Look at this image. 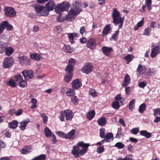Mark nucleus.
Returning <instances> with one entry per match:
<instances>
[{"instance_id":"20e7f679","label":"nucleus","mask_w":160,"mask_h":160,"mask_svg":"<svg viewBox=\"0 0 160 160\" xmlns=\"http://www.w3.org/2000/svg\"><path fill=\"white\" fill-rule=\"evenodd\" d=\"M69 7V6L68 2H63L57 5L55 8V11L57 13L60 14L63 11H68Z\"/></svg>"},{"instance_id":"a18cd8bd","label":"nucleus","mask_w":160,"mask_h":160,"mask_svg":"<svg viewBox=\"0 0 160 160\" xmlns=\"http://www.w3.org/2000/svg\"><path fill=\"white\" fill-rule=\"evenodd\" d=\"M115 147L118 148V149H120L123 148L125 145L122 143L119 142H117L115 145Z\"/></svg>"},{"instance_id":"7c9ffc66","label":"nucleus","mask_w":160,"mask_h":160,"mask_svg":"<svg viewBox=\"0 0 160 160\" xmlns=\"http://www.w3.org/2000/svg\"><path fill=\"white\" fill-rule=\"evenodd\" d=\"M5 49L6 54L7 56H10L13 52V49L12 48L8 47L7 48H5Z\"/></svg>"},{"instance_id":"603ef678","label":"nucleus","mask_w":160,"mask_h":160,"mask_svg":"<svg viewBox=\"0 0 160 160\" xmlns=\"http://www.w3.org/2000/svg\"><path fill=\"white\" fill-rule=\"evenodd\" d=\"M131 132L133 134H137L139 132V129L138 128H134L132 129Z\"/></svg>"},{"instance_id":"2f4dec72","label":"nucleus","mask_w":160,"mask_h":160,"mask_svg":"<svg viewBox=\"0 0 160 160\" xmlns=\"http://www.w3.org/2000/svg\"><path fill=\"white\" fill-rule=\"evenodd\" d=\"M27 58V56H22L19 57V62L22 66H23L25 65Z\"/></svg>"},{"instance_id":"c756f323","label":"nucleus","mask_w":160,"mask_h":160,"mask_svg":"<svg viewBox=\"0 0 160 160\" xmlns=\"http://www.w3.org/2000/svg\"><path fill=\"white\" fill-rule=\"evenodd\" d=\"M44 132L45 136L47 138L50 137L53 134L48 128H45Z\"/></svg>"},{"instance_id":"a19ab883","label":"nucleus","mask_w":160,"mask_h":160,"mask_svg":"<svg viewBox=\"0 0 160 160\" xmlns=\"http://www.w3.org/2000/svg\"><path fill=\"white\" fill-rule=\"evenodd\" d=\"M135 100L134 99H132L130 102L129 107L130 110L131 111L132 110V109L135 106Z\"/></svg>"},{"instance_id":"6e6d98bb","label":"nucleus","mask_w":160,"mask_h":160,"mask_svg":"<svg viewBox=\"0 0 160 160\" xmlns=\"http://www.w3.org/2000/svg\"><path fill=\"white\" fill-rule=\"evenodd\" d=\"M8 46V44L7 43L4 42H2L0 41V48H5L6 47Z\"/></svg>"},{"instance_id":"c9c22d12","label":"nucleus","mask_w":160,"mask_h":160,"mask_svg":"<svg viewBox=\"0 0 160 160\" xmlns=\"http://www.w3.org/2000/svg\"><path fill=\"white\" fill-rule=\"evenodd\" d=\"M31 103L32 105L31 106V108L32 109L35 108L37 107V100L35 98H32L31 99Z\"/></svg>"},{"instance_id":"79ce46f5","label":"nucleus","mask_w":160,"mask_h":160,"mask_svg":"<svg viewBox=\"0 0 160 160\" xmlns=\"http://www.w3.org/2000/svg\"><path fill=\"white\" fill-rule=\"evenodd\" d=\"M112 105V107L115 109H118L120 107L119 102L117 101L113 102Z\"/></svg>"},{"instance_id":"39448f33","label":"nucleus","mask_w":160,"mask_h":160,"mask_svg":"<svg viewBox=\"0 0 160 160\" xmlns=\"http://www.w3.org/2000/svg\"><path fill=\"white\" fill-rule=\"evenodd\" d=\"M35 10L37 15L38 16H44L47 15L48 11H46V9L45 7L37 5L35 7Z\"/></svg>"},{"instance_id":"ea45409f","label":"nucleus","mask_w":160,"mask_h":160,"mask_svg":"<svg viewBox=\"0 0 160 160\" xmlns=\"http://www.w3.org/2000/svg\"><path fill=\"white\" fill-rule=\"evenodd\" d=\"M71 101L72 103L74 104H77L79 100L77 97L75 96H72L71 98Z\"/></svg>"},{"instance_id":"1a4fd4ad","label":"nucleus","mask_w":160,"mask_h":160,"mask_svg":"<svg viewBox=\"0 0 160 160\" xmlns=\"http://www.w3.org/2000/svg\"><path fill=\"white\" fill-rule=\"evenodd\" d=\"M93 66L89 63H86L82 68V71L83 72L86 74L90 73L93 69Z\"/></svg>"},{"instance_id":"4d7b16f0","label":"nucleus","mask_w":160,"mask_h":160,"mask_svg":"<svg viewBox=\"0 0 160 160\" xmlns=\"http://www.w3.org/2000/svg\"><path fill=\"white\" fill-rule=\"evenodd\" d=\"M154 114L153 115L155 116H157L158 113H159V115H160V108H158L157 109H155L154 110Z\"/></svg>"},{"instance_id":"4c0bfd02","label":"nucleus","mask_w":160,"mask_h":160,"mask_svg":"<svg viewBox=\"0 0 160 160\" xmlns=\"http://www.w3.org/2000/svg\"><path fill=\"white\" fill-rule=\"evenodd\" d=\"M75 93V91L74 89H69L66 92L67 95L69 96H73Z\"/></svg>"},{"instance_id":"b1692460","label":"nucleus","mask_w":160,"mask_h":160,"mask_svg":"<svg viewBox=\"0 0 160 160\" xmlns=\"http://www.w3.org/2000/svg\"><path fill=\"white\" fill-rule=\"evenodd\" d=\"M113 135L112 133H108L106 135L105 137L104 138L106 142H110V140L112 139H113Z\"/></svg>"},{"instance_id":"09e8293b","label":"nucleus","mask_w":160,"mask_h":160,"mask_svg":"<svg viewBox=\"0 0 160 160\" xmlns=\"http://www.w3.org/2000/svg\"><path fill=\"white\" fill-rule=\"evenodd\" d=\"M56 133L60 137L65 138L66 134L62 131H56Z\"/></svg>"},{"instance_id":"49530a36","label":"nucleus","mask_w":160,"mask_h":160,"mask_svg":"<svg viewBox=\"0 0 160 160\" xmlns=\"http://www.w3.org/2000/svg\"><path fill=\"white\" fill-rule=\"evenodd\" d=\"M15 78L16 79V81L17 82H18L19 83L23 80L22 76L19 74H18L16 76Z\"/></svg>"},{"instance_id":"c85d7f7f","label":"nucleus","mask_w":160,"mask_h":160,"mask_svg":"<svg viewBox=\"0 0 160 160\" xmlns=\"http://www.w3.org/2000/svg\"><path fill=\"white\" fill-rule=\"evenodd\" d=\"M95 114L94 111L92 110L89 112L87 114V118L89 120L92 119L94 117Z\"/></svg>"},{"instance_id":"72a5a7b5","label":"nucleus","mask_w":160,"mask_h":160,"mask_svg":"<svg viewBox=\"0 0 160 160\" xmlns=\"http://www.w3.org/2000/svg\"><path fill=\"white\" fill-rule=\"evenodd\" d=\"M3 24H4V28L7 27V29L8 30H11L13 28L12 26L7 21L3 22Z\"/></svg>"},{"instance_id":"37998d69","label":"nucleus","mask_w":160,"mask_h":160,"mask_svg":"<svg viewBox=\"0 0 160 160\" xmlns=\"http://www.w3.org/2000/svg\"><path fill=\"white\" fill-rule=\"evenodd\" d=\"M146 108V105L145 104H142L139 107V111L140 113H142L145 109Z\"/></svg>"},{"instance_id":"bf43d9fd","label":"nucleus","mask_w":160,"mask_h":160,"mask_svg":"<svg viewBox=\"0 0 160 160\" xmlns=\"http://www.w3.org/2000/svg\"><path fill=\"white\" fill-rule=\"evenodd\" d=\"M90 93L93 97H95L97 96L96 92L94 89H91L90 91Z\"/></svg>"},{"instance_id":"ddd939ff","label":"nucleus","mask_w":160,"mask_h":160,"mask_svg":"<svg viewBox=\"0 0 160 160\" xmlns=\"http://www.w3.org/2000/svg\"><path fill=\"white\" fill-rule=\"evenodd\" d=\"M79 37V34L76 33H71L68 34V37L69 40L71 44L74 42L73 41V39L76 38H78Z\"/></svg>"},{"instance_id":"bb28decb","label":"nucleus","mask_w":160,"mask_h":160,"mask_svg":"<svg viewBox=\"0 0 160 160\" xmlns=\"http://www.w3.org/2000/svg\"><path fill=\"white\" fill-rule=\"evenodd\" d=\"M18 123V122L17 121L14 120L12 122L9 123L8 127L10 128L15 129L17 128Z\"/></svg>"},{"instance_id":"6ab92c4d","label":"nucleus","mask_w":160,"mask_h":160,"mask_svg":"<svg viewBox=\"0 0 160 160\" xmlns=\"http://www.w3.org/2000/svg\"><path fill=\"white\" fill-rule=\"evenodd\" d=\"M102 51L105 55L107 56L109 55L111 51L112 50L111 48L104 47L102 48Z\"/></svg>"},{"instance_id":"9b49d317","label":"nucleus","mask_w":160,"mask_h":160,"mask_svg":"<svg viewBox=\"0 0 160 160\" xmlns=\"http://www.w3.org/2000/svg\"><path fill=\"white\" fill-rule=\"evenodd\" d=\"M64 113L67 120H71L73 116V114L72 111L66 110L64 111Z\"/></svg>"},{"instance_id":"6e6552de","label":"nucleus","mask_w":160,"mask_h":160,"mask_svg":"<svg viewBox=\"0 0 160 160\" xmlns=\"http://www.w3.org/2000/svg\"><path fill=\"white\" fill-rule=\"evenodd\" d=\"M5 14L8 16L13 17L16 14L15 11L14 9L11 7H6L5 9Z\"/></svg>"},{"instance_id":"4468645a","label":"nucleus","mask_w":160,"mask_h":160,"mask_svg":"<svg viewBox=\"0 0 160 160\" xmlns=\"http://www.w3.org/2000/svg\"><path fill=\"white\" fill-rule=\"evenodd\" d=\"M96 45V43L95 39L94 38H91L88 41L87 46L88 48L91 49H93Z\"/></svg>"},{"instance_id":"2eb2a0df","label":"nucleus","mask_w":160,"mask_h":160,"mask_svg":"<svg viewBox=\"0 0 160 160\" xmlns=\"http://www.w3.org/2000/svg\"><path fill=\"white\" fill-rule=\"evenodd\" d=\"M76 131L75 130L72 129L68 133L66 134L65 138L69 139H73L75 138Z\"/></svg>"},{"instance_id":"aec40b11","label":"nucleus","mask_w":160,"mask_h":160,"mask_svg":"<svg viewBox=\"0 0 160 160\" xmlns=\"http://www.w3.org/2000/svg\"><path fill=\"white\" fill-rule=\"evenodd\" d=\"M30 122V120L29 119L25 120L20 122L21 126H20V128L22 130H24L26 128L27 124Z\"/></svg>"},{"instance_id":"5fc2aeb1","label":"nucleus","mask_w":160,"mask_h":160,"mask_svg":"<svg viewBox=\"0 0 160 160\" xmlns=\"http://www.w3.org/2000/svg\"><path fill=\"white\" fill-rule=\"evenodd\" d=\"M19 84L20 87L24 88L27 86V83L25 80H23L19 83Z\"/></svg>"},{"instance_id":"f704fd0d","label":"nucleus","mask_w":160,"mask_h":160,"mask_svg":"<svg viewBox=\"0 0 160 160\" xmlns=\"http://www.w3.org/2000/svg\"><path fill=\"white\" fill-rule=\"evenodd\" d=\"M46 155L42 154L39 155L38 157H35L32 160H45L46 158Z\"/></svg>"},{"instance_id":"473e14b6","label":"nucleus","mask_w":160,"mask_h":160,"mask_svg":"<svg viewBox=\"0 0 160 160\" xmlns=\"http://www.w3.org/2000/svg\"><path fill=\"white\" fill-rule=\"evenodd\" d=\"M72 77V74L66 73V75L64 77V80L65 82H68L71 81Z\"/></svg>"},{"instance_id":"8fccbe9b","label":"nucleus","mask_w":160,"mask_h":160,"mask_svg":"<svg viewBox=\"0 0 160 160\" xmlns=\"http://www.w3.org/2000/svg\"><path fill=\"white\" fill-rule=\"evenodd\" d=\"M100 135L101 138H104L105 135V129L103 128H101L100 130Z\"/></svg>"},{"instance_id":"f03ea898","label":"nucleus","mask_w":160,"mask_h":160,"mask_svg":"<svg viewBox=\"0 0 160 160\" xmlns=\"http://www.w3.org/2000/svg\"><path fill=\"white\" fill-rule=\"evenodd\" d=\"M82 4L78 2H75V8L71 9L67 16L66 19L67 21H71L72 19L75 18L82 10L81 8Z\"/></svg>"},{"instance_id":"774afa93","label":"nucleus","mask_w":160,"mask_h":160,"mask_svg":"<svg viewBox=\"0 0 160 160\" xmlns=\"http://www.w3.org/2000/svg\"><path fill=\"white\" fill-rule=\"evenodd\" d=\"M22 112V111L21 109H19L18 110L15 112V114L16 116H18L21 115Z\"/></svg>"},{"instance_id":"a211bd4d","label":"nucleus","mask_w":160,"mask_h":160,"mask_svg":"<svg viewBox=\"0 0 160 160\" xmlns=\"http://www.w3.org/2000/svg\"><path fill=\"white\" fill-rule=\"evenodd\" d=\"M110 27L109 25H106L103 29L102 32V36H105L107 35L109 32L110 30Z\"/></svg>"},{"instance_id":"338daca9","label":"nucleus","mask_w":160,"mask_h":160,"mask_svg":"<svg viewBox=\"0 0 160 160\" xmlns=\"http://www.w3.org/2000/svg\"><path fill=\"white\" fill-rule=\"evenodd\" d=\"M131 156H132V155H127L125 158H122V160H132V158L130 157Z\"/></svg>"},{"instance_id":"393cba45","label":"nucleus","mask_w":160,"mask_h":160,"mask_svg":"<svg viewBox=\"0 0 160 160\" xmlns=\"http://www.w3.org/2000/svg\"><path fill=\"white\" fill-rule=\"evenodd\" d=\"M73 70L72 65H70V64L68 65L65 68V71L66 72V73L69 74H72V72Z\"/></svg>"},{"instance_id":"864d4df0","label":"nucleus","mask_w":160,"mask_h":160,"mask_svg":"<svg viewBox=\"0 0 160 160\" xmlns=\"http://www.w3.org/2000/svg\"><path fill=\"white\" fill-rule=\"evenodd\" d=\"M64 115V112H60V115L59 118L61 121L63 122L65 120Z\"/></svg>"},{"instance_id":"9d476101","label":"nucleus","mask_w":160,"mask_h":160,"mask_svg":"<svg viewBox=\"0 0 160 160\" xmlns=\"http://www.w3.org/2000/svg\"><path fill=\"white\" fill-rule=\"evenodd\" d=\"M55 3L53 1H50L45 4V8L46 9V11H48V14L49 11H52L55 7L56 8Z\"/></svg>"},{"instance_id":"69168bd1","label":"nucleus","mask_w":160,"mask_h":160,"mask_svg":"<svg viewBox=\"0 0 160 160\" xmlns=\"http://www.w3.org/2000/svg\"><path fill=\"white\" fill-rule=\"evenodd\" d=\"M119 32V30H118L115 32V33H114L112 36V39H114L118 35Z\"/></svg>"},{"instance_id":"a878e982","label":"nucleus","mask_w":160,"mask_h":160,"mask_svg":"<svg viewBox=\"0 0 160 160\" xmlns=\"http://www.w3.org/2000/svg\"><path fill=\"white\" fill-rule=\"evenodd\" d=\"M140 133L141 135L147 138H150L151 136V133L148 132L146 130L141 131L140 132Z\"/></svg>"},{"instance_id":"dca6fc26","label":"nucleus","mask_w":160,"mask_h":160,"mask_svg":"<svg viewBox=\"0 0 160 160\" xmlns=\"http://www.w3.org/2000/svg\"><path fill=\"white\" fill-rule=\"evenodd\" d=\"M159 52H160L158 47H155V48L152 49L151 56L152 58H153L159 53Z\"/></svg>"},{"instance_id":"423d86ee","label":"nucleus","mask_w":160,"mask_h":160,"mask_svg":"<svg viewBox=\"0 0 160 160\" xmlns=\"http://www.w3.org/2000/svg\"><path fill=\"white\" fill-rule=\"evenodd\" d=\"M13 62V59L11 57L5 58L2 62L3 67L5 68H9L12 65Z\"/></svg>"},{"instance_id":"7ed1b4c3","label":"nucleus","mask_w":160,"mask_h":160,"mask_svg":"<svg viewBox=\"0 0 160 160\" xmlns=\"http://www.w3.org/2000/svg\"><path fill=\"white\" fill-rule=\"evenodd\" d=\"M112 17L113 22L116 24H120L118 29L121 28L123 23L124 18H122L121 17L120 13L116 9H113Z\"/></svg>"},{"instance_id":"58836bf2","label":"nucleus","mask_w":160,"mask_h":160,"mask_svg":"<svg viewBox=\"0 0 160 160\" xmlns=\"http://www.w3.org/2000/svg\"><path fill=\"white\" fill-rule=\"evenodd\" d=\"M40 116L42 118L43 121L44 123H47L48 119V116H47L46 114L44 113L40 114Z\"/></svg>"},{"instance_id":"0eeeda50","label":"nucleus","mask_w":160,"mask_h":160,"mask_svg":"<svg viewBox=\"0 0 160 160\" xmlns=\"http://www.w3.org/2000/svg\"><path fill=\"white\" fill-rule=\"evenodd\" d=\"M22 74L26 80H28L34 77V72L31 70H24L22 72Z\"/></svg>"},{"instance_id":"f3484780","label":"nucleus","mask_w":160,"mask_h":160,"mask_svg":"<svg viewBox=\"0 0 160 160\" xmlns=\"http://www.w3.org/2000/svg\"><path fill=\"white\" fill-rule=\"evenodd\" d=\"M130 78L128 74H126L124 78V82L122 83V86L126 87L130 82Z\"/></svg>"},{"instance_id":"c03bdc74","label":"nucleus","mask_w":160,"mask_h":160,"mask_svg":"<svg viewBox=\"0 0 160 160\" xmlns=\"http://www.w3.org/2000/svg\"><path fill=\"white\" fill-rule=\"evenodd\" d=\"M133 57V56L131 54H129L125 58V59L128 61V64L129 62H131L132 60Z\"/></svg>"},{"instance_id":"de8ad7c7","label":"nucleus","mask_w":160,"mask_h":160,"mask_svg":"<svg viewBox=\"0 0 160 160\" xmlns=\"http://www.w3.org/2000/svg\"><path fill=\"white\" fill-rule=\"evenodd\" d=\"M8 85L13 87H15L17 86L16 82L13 80H10L8 83Z\"/></svg>"},{"instance_id":"4be33fe9","label":"nucleus","mask_w":160,"mask_h":160,"mask_svg":"<svg viewBox=\"0 0 160 160\" xmlns=\"http://www.w3.org/2000/svg\"><path fill=\"white\" fill-rule=\"evenodd\" d=\"M98 124L101 126H105L106 123V118L102 117L98 119L97 121Z\"/></svg>"},{"instance_id":"052dcab7","label":"nucleus","mask_w":160,"mask_h":160,"mask_svg":"<svg viewBox=\"0 0 160 160\" xmlns=\"http://www.w3.org/2000/svg\"><path fill=\"white\" fill-rule=\"evenodd\" d=\"M4 27L3 24V22L0 23V34L2 33L4 29Z\"/></svg>"},{"instance_id":"5701e85b","label":"nucleus","mask_w":160,"mask_h":160,"mask_svg":"<svg viewBox=\"0 0 160 160\" xmlns=\"http://www.w3.org/2000/svg\"><path fill=\"white\" fill-rule=\"evenodd\" d=\"M30 57L31 59L36 61H40L41 58L40 55L36 53L31 54L30 55Z\"/></svg>"},{"instance_id":"e2e57ef3","label":"nucleus","mask_w":160,"mask_h":160,"mask_svg":"<svg viewBox=\"0 0 160 160\" xmlns=\"http://www.w3.org/2000/svg\"><path fill=\"white\" fill-rule=\"evenodd\" d=\"M146 85V83L145 82H140L138 84V86L141 88H143Z\"/></svg>"},{"instance_id":"e433bc0d","label":"nucleus","mask_w":160,"mask_h":160,"mask_svg":"<svg viewBox=\"0 0 160 160\" xmlns=\"http://www.w3.org/2000/svg\"><path fill=\"white\" fill-rule=\"evenodd\" d=\"M145 4L148 10H151L152 9V0H146Z\"/></svg>"},{"instance_id":"680f3d73","label":"nucleus","mask_w":160,"mask_h":160,"mask_svg":"<svg viewBox=\"0 0 160 160\" xmlns=\"http://www.w3.org/2000/svg\"><path fill=\"white\" fill-rule=\"evenodd\" d=\"M75 62H76L75 59L73 58H71L68 61L69 64L68 65L70 64V65H72V66H73V65L75 64Z\"/></svg>"},{"instance_id":"0e129e2a","label":"nucleus","mask_w":160,"mask_h":160,"mask_svg":"<svg viewBox=\"0 0 160 160\" xmlns=\"http://www.w3.org/2000/svg\"><path fill=\"white\" fill-rule=\"evenodd\" d=\"M31 64V60L29 58H27L26 60L25 65L27 66H28L30 65Z\"/></svg>"},{"instance_id":"412c9836","label":"nucleus","mask_w":160,"mask_h":160,"mask_svg":"<svg viewBox=\"0 0 160 160\" xmlns=\"http://www.w3.org/2000/svg\"><path fill=\"white\" fill-rule=\"evenodd\" d=\"M146 69L145 67L141 64H139L137 68V70L140 74H144Z\"/></svg>"},{"instance_id":"f8f14e48","label":"nucleus","mask_w":160,"mask_h":160,"mask_svg":"<svg viewBox=\"0 0 160 160\" xmlns=\"http://www.w3.org/2000/svg\"><path fill=\"white\" fill-rule=\"evenodd\" d=\"M81 85L82 83L78 79L75 80L72 82V87L74 89H78L81 87Z\"/></svg>"},{"instance_id":"13d9d810","label":"nucleus","mask_w":160,"mask_h":160,"mask_svg":"<svg viewBox=\"0 0 160 160\" xmlns=\"http://www.w3.org/2000/svg\"><path fill=\"white\" fill-rule=\"evenodd\" d=\"M104 149L102 147H99L97 148V152L99 153H101L104 151Z\"/></svg>"},{"instance_id":"cd10ccee","label":"nucleus","mask_w":160,"mask_h":160,"mask_svg":"<svg viewBox=\"0 0 160 160\" xmlns=\"http://www.w3.org/2000/svg\"><path fill=\"white\" fill-rule=\"evenodd\" d=\"M63 50L67 53H70L73 51V48L70 47L69 45H65L63 48Z\"/></svg>"},{"instance_id":"f257e3e1","label":"nucleus","mask_w":160,"mask_h":160,"mask_svg":"<svg viewBox=\"0 0 160 160\" xmlns=\"http://www.w3.org/2000/svg\"><path fill=\"white\" fill-rule=\"evenodd\" d=\"M89 146L88 144L84 143L83 142L78 143L77 146L73 147L72 153L75 157H78L86 152Z\"/></svg>"},{"instance_id":"3c124183","label":"nucleus","mask_w":160,"mask_h":160,"mask_svg":"<svg viewBox=\"0 0 160 160\" xmlns=\"http://www.w3.org/2000/svg\"><path fill=\"white\" fill-rule=\"evenodd\" d=\"M151 31V29L150 28H146L144 30L143 32V35L146 36H149L150 35L149 33Z\"/></svg>"}]
</instances>
